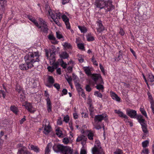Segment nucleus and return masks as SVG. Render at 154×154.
Returning <instances> with one entry per match:
<instances>
[{"label":"nucleus","instance_id":"9b49d317","mask_svg":"<svg viewBox=\"0 0 154 154\" xmlns=\"http://www.w3.org/2000/svg\"><path fill=\"white\" fill-rule=\"evenodd\" d=\"M34 67V65L30 64H28L26 62L24 64H22L20 65L19 67L22 70H26L29 69Z\"/></svg>","mask_w":154,"mask_h":154},{"label":"nucleus","instance_id":"e433bc0d","mask_svg":"<svg viewBox=\"0 0 154 154\" xmlns=\"http://www.w3.org/2000/svg\"><path fill=\"white\" fill-rule=\"evenodd\" d=\"M148 95L149 100L151 104V106H154V101L152 95L149 94H148Z\"/></svg>","mask_w":154,"mask_h":154},{"label":"nucleus","instance_id":"b1692460","mask_svg":"<svg viewBox=\"0 0 154 154\" xmlns=\"http://www.w3.org/2000/svg\"><path fill=\"white\" fill-rule=\"evenodd\" d=\"M60 57L62 59H65L68 58L69 57V54L66 52H63L59 55Z\"/></svg>","mask_w":154,"mask_h":154},{"label":"nucleus","instance_id":"dca6fc26","mask_svg":"<svg viewBox=\"0 0 154 154\" xmlns=\"http://www.w3.org/2000/svg\"><path fill=\"white\" fill-rule=\"evenodd\" d=\"M47 106L48 112H49L52 111V104L50 98H47Z\"/></svg>","mask_w":154,"mask_h":154},{"label":"nucleus","instance_id":"c85d7f7f","mask_svg":"<svg viewBox=\"0 0 154 154\" xmlns=\"http://www.w3.org/2000/svg\"><path fill=\"white\" fill-rule=\"evenodd\" d=\"M83 69L85 71V73L88 76L91 75V74L90 68L89 67H83Z\"/></svg>","mask_w":154,"mask_h":154},{"label":"nucleus","instance_id":"393cba45","mask_svg":"<svg viewBox=\"0 0 154 154\" xmlns=\"http://www.w3.org/2000/svg\"><path fill=\"white\" fill-rule=\"evenodd\" d=\"M56 51H53L52 52H51L50 60V62H54L55 61V54Z\"/></svg>","mask_w":154,"mask_h":154},{"label":"nucleus","instance_id":"aec40b11","mask_svg":"<svg viewBox=\"0 0 154 154\" xmlns=\"http://www.w3.org/2000/svg\"><path fill=\"white\" fill-rule=\"evenodd\" d=\"M114 111L115 113L118 114L119 116L125 119L128 118V117L125 114H124L120 110H118L116 109Z\"/></svg>","mask_w":154,"mask_h":154},{"label":"nucleus","instance_id":"5701e85b","mask_svg":"<svg viewBox=\"0 0 154 154\" xmlns=\"http://www.w3.org/2000/svg\"><path fill=\"white\" fill-rule=\"evenodd\" d=\"M72 76L74 78L73 81L75 87L80 85L79 83V80L77 76L75 75L74 73L72 74Z\"/></svg>","mask_w":154,"mask_h":154},{"label":"nucleus","instance_id":"a878e982","mask_svg":"<svg viewBox=\"0 0 154 154\" xmlns=\"http://www.w3.org/2000/svg\"><path fill=\"white\" fill-rule=\"evenodd\" d=\"M52 143H48L45 149V154H48L50 152V149L52 147Z\"/></svg>","mask_w":154,"mask_h":154},{"label":"nucleus","instance_id":"69168bd1","mask_svg":"<svg viewBox=\"0 0 154 154\" xmlns=\"http://www.w3.org/2000/svg\"><path fill=\"white\" fill-rule=\"evenodd\" d=\"M62 95H66L67 94V91L66 89H64L62 91Z\"/></svg>","mask_w":154,"mask_h":154},{"label":"nucleus","instance_id":"338daca9","mask_svg":"<svg viewBox=\"0 0 154 154\" xmlns=\"http://www.w3.org/2000/svg\"><path fill=\"white\" fill-rule=\"evenodd\" d=\"M45 96L47 97V98H49V95L48 93V92L47 91H45Z\"/></svg>","mask_w":154,"mask_h":154},{"label":"nucleus","instance_id":"bb28decb","mask_svg":"<svg viewBox=\"0 0 154 154\" xmlns=\"http://www.w3.org/2000/svg\"><path fill=\"white\" fill-rule=\"evenodd\" d=\"M111 96L113 99L117 101H120V98L115 93L112 92L111 95Z\"/></svg>","mask_w":154,"mask_h":154},{"label":"nucleus","instance_id":"680f3d73","mask_svg":"<svg viewBox=\"0 0 154 154\" xmlns=\"http://www.w3.org/2000/svg\"><path fill=\"white\" fill-rule=\"evenodd\" d=\"M59 65V63L58 62H56L55 63H53V67L55 68V69H56L57 68Z\"/></svg>","mask_w":154,"mask_h":154},{"label":"nucleus","instance_id":"0eeeda50","mask_svg":"<svg viewBox=\"0 0 154 154\" xmlns=\"http://www.w3.org/2000/svg\"><path fill=\"white\" fill-rule=\"evenodd\" d=\"M107 116V114L105 113L96 115L94 117V122L95 123L101 122L103 120L105 119V118Z\"/></svg>","mask_w":154,"mask_h":154},{"label":"nucleus","instance_id":"bf43d9fd","mask_svg":"<svg viewBox=\"0 0 154 154\" xmlns=\"http://www.w3.org/2000/svg\"><path fill=\"white\" fill-rule=\"evenodd\" d=\"M54 87L57 89L58 91H59L60 88V85L58 83H55L54 85Z\"/></svg>","mask_w":154,"mask_h":154},{"label":"nucleus","instance_id":"c03bdc74","mask_svg":"<svg viewBox=\"0 0 154 154\" xmlns=\"http://www.w3.org/2000/svg\"><path fill=\"white\" fill-rule=\"evenodd\" d=\"M78 48L80 49L83 50L84 48V46L83 44L79 43L77 44Z\"/></svg>","mask_w":154,"mask_h":154},{"label":"nucleus","instance_id":"052dcab7","mask_svg":"<svg viewBox=\"0 0 154 154\" xmlns=\"http://www.w3.org/2000/svg\"><path fill=\"white\" fill-rule=\"evenodd\" d=\"M142 152L144 154H149V149H144L142 150Z\"/></svg>","mask_w":154,"mask_h":154},{"label":"nucleus","instance_id":"f3484780","mask_svg":"<svg viewBox=\"0 0 154 154\" xmlns=\"http://www.w3.org/2000/svg\"><path fill=\"white\" fill-rule=\"evenodd\" d=\"M122 51L120 50L119 51V53L116 54V56L115 57V61H119L122 58Z\"/></svg>","mask_w":154,"mask_h":154},{"label":"nucleus","instance_id":"c756f323","mask_svg":"<svg viewBox=\"0 0 154 154\" xmlns=\"http://www.w3.org/2000/svg\"><path fill=\"white\" fill-rule=\"evenodd\" d=\"M142 131L144 134V136L146 137L148 135V131L147 130L146 125L142 126Z\"/></svg>","mask_w":154,"mask_h":154},{"label":"nucleus","instance_id":"f257e3e1","mask_svg":"<svg viewBox=\"0 0 154 154\" xmlns=\"http://www.w3.org/2000/svg\"><path fill=\"white\" fill-rule=\"evenodd\" d=\"M112 2L111 0H96L94 4L96 7L100 9L104 8V12L106 14L115 8V6L112 5Z\"/></svg>","mask_w":154,"mask_h":154},{"label":"nucleus","instance_id":"72a5a7b5","mask_svg":"<svg viewBox=\"0 0 154 154\" xmlns=\"http://www.w3.org/2000/svg\"><path fill=\"white\" fill-rule=\"evenodd\" d=\"M63 45L66 49H72V46L69 43L65 42L63 43Z\"/></svg>","mask_w":154,"mask_h":154},{"label":"nucleus","instance_id":"39448f33","mask_svg":"<svg viewBox=\"0 0 154 154\" xmlns=\"http://www.w3.org/2000/svg\"><path fill=\"white\" fill-rule=\"evenodd\" d=\"M91 76L92 79L95 82L96 84H97L98 81L100 84L104 83L102 78L100 74H93Z\"/></svg>","mask_w":154,"mask_h":154},{"label":"nucleus","instance_id":"de8ad7c7","mask_svg":"<svg viewBox=\"0 0 154 154\" xmlns=\"http://www.w3.org/2000/svg\"><path fill=\"white\" fill-rule=\"evenodd\" d=\"M25 108L26 109H28L31 108H32V104L29 103H27L25 105Z\"/></svg>","mask_w":154,"mask_h":154},{"label":"nucleus","instance_id":"09e8293b","mask_svg":"<svg viewBox=\"0 0 154 154\" xmlns=\"http://www.w3.org/2000/svg\"><path fill=\"white\" fill-rule=\"evenodd\" d=\"M61 62H62V63L61 64V66L64 69H65L66 68L67 64L64 62L63 60H61Z\"/></svg>","mask_w":154,"mask_h":154},{"label":"nucleus","instance_id":"e2e57ef3","mask_svg":"<svg viewBox=\"0 0 154 154\" xmlns=\"http://www.w3.org/2000/svg\"><path fill=\"white\" fill-rule=\"evenodd\" d=\"M119 33L121 35H123L125 34L124 31L122 28H120V29Z\"/></svg>","mask_w":154,"mask_h":154},{"label":"nucleus","instance_id":"7c9ffc66","mask_svg":"<svg viewBox=\"0 0 154 154\" xmlns=\"http://www.w3.org/2000/svg\"><path fill=\"white\" fill-rule=\"evenodd\" d=\"M87 138L85 137L83 135H82L80 137H78L76 139V141L78 142H79L80 141H85V142Z\"/></svg>","mask_w":154,"mask_h":154},{"label":"nucleus","instance_id":"9d476101","mask_svg":"<svg viewBox=\"0 0 154 154\" xmlns=\"http://www.w3.org/2000/svg\"><path fill=\"white\" fill-rule=\"evenodd\" d=\"M47 80L48 83L45 85L49 88H51L54 82V79L52 76L48 75V76Z\"/></svg>","mask_w":154,"mask_h":154},{"label":"nucleus","instance_id":"0e129e2a","mask_svg":"<svg viewBox=\"0 0 154 154\" xmlns=\"http://www.w3.org/2000/svg\"><path fill=\"white\" fill-rule=\"evenodd\" d=\"M26 120V116H23V118L21 119L20 120V123L21 124H23Z\"/></svg>","mask_w":154,"mask_h":154},{"label":"nucleus","instance_id":"a19ab883","mask_svg":"<svg viewBox=\"0 0 154 154\" xmlns=\"http://www.w3.org/2000/svg\"><path fill=\"white\" fill-rule=\"evenodd\" d=\"M56 134L59 137H60L63 135L62 131L59 129L56 130Z\"/></svg>","mask_w":154,"mask_h":154},{"label":"nucleus","instance_id":"a211bd4d","mask_svg":"<svg viewBox=\"0 0 154 154\" xmlns=\"http://www.w3.org/2000/svg\"><path fill=\"white\" fill-rule=\"evenodd\" d=\"M48 14L53 20L55 19H57V14L54 12H53L51 9H48Z\"/></svg>","mask_w":154,"mask_h":154},{"label":"nucleus","instance_id":"37998d69","mask_svg":"<svg viewBox=\"0 0 154 154\" xmlns=\"http://www.w3.org/2000/svg\"><path fill=\"white\" fill-rule=\"evenodd\" d=\"M16 90L18 93H20L22 91V88L20 85H17L16 87Z\"/></svg>","mask_w":154,"mask_h":154},{"label":"nucleus","instance_id":"4d7b16f0","mask_svg":"<svg viewBox=\"0 0 154 154\" xmlns=\"http://www.w3.org/2000/svg\"><path fill=\"white\" fill-rule=\"evenodd\" d=\"M85 89L86 91L88 92H90L91 90V88L89 85H86Z\"/></svg>","mask_w":154,"mask_h":154},{"label":"nucleus","instance_id":"603ef678","mask_svg":"<svg viewBox=\"0 0 154 154\" xmlns=\"http://www.w3.org/2000/svg\"><path fill=\"white\" fill-rule=\"evenodd\" d=\"M69 141V139L66 137L64 138L63 139V142L65 144H67Z\"/></svg>","mask_w":154,"mask_h":154},{"label":"nucleus","instance_id":"6ab92c4d","mask_svg":"<svg viewBox=\"0 0 154 154\" xmlns=\"http://www.w3.org/2000/svg\"><path fill=\"white\" fill-rule=\"evenodd\" d=\"M29 149L36 153H38L39 152V148L37 146L33 145H29Z\"/></svg>","mask_w":154,"mask_h":154},{"label":"nucleus","instance_id":"3c124183","mask_svg":"<svg viewBox=\"0 0 154 154\" xmlns=\"http://www.w3.org/2000/svg\"><path fill=\"white\" fill-rule=\"evenodd\" d=\"M115 154H122V152L121 150L118 149L114 152Z\"/></svg>","mask_w":154,"mask_h":154},{"label":"nucleus","instance_id":"58836bf2","mask_svg":"<svg viewBox=\"0 0 154 154\" xmlns=\"http://www.w3.org/2000/svg\"><path fill=\"white\" fill-rule=\"evenodd\" d=\"M7 0H0V4L2 7H5L7 5Z\"/></svg>","mask_w":154,"mask_h":154},{"label":"nucleus","instance_id":"a18cd8bd","mask_svg":"<svg viewBox=\"0 0 154 154\" xmlns=\"http://www.w3.org/2000/svg\"><path fill=\"white\" fill-rule=\"evenodd\" d=\"M68 78L66 77V79L69 85H71V82L72 80V77L71 76H69L67 75Z\"/></svg>","mask_w":154,"mask_h":154},{"label":"nucleus","instance_id":"f8f14e48","mask_svg":"<svg viewBox=\"0 0 154 154\" xmlns=\"http://www.w3.org/2000/svg\"><path fill=\"white\" fill-rule=\"evenodd\" d=\"M63 151L61 153L63 154H72L73 150L68 146H64Z\"/></svg>","mask_w":154,"mask_h":154},{"label":"nucleus","instance_id":"7ed1b4c3","mask_svg":"<svg viewBox=\"0 0 154 154\" xmlns=\"http://www.w3.org/2000/svg\"><path fill=\"white\" fill-rule=\"evenodd\" d=\"M92 152H99L100 154H105L103 149L100 145V143L99 140L95 141L94 145L91 150Z\"/></svg>","mask_w":154,"mask_h":154},{"label":"nucleus","instance_id":"4468645a","mask_svg":"<svg viewBox=\"0 0 154 154\" xmlns=\"http://www.w3.org/2000/svg\"><path fill=\"white\" fill-rule=\"evenodd\" d=\"M61 17L64 21L67 29H70V26L69 22V19L68 17L65 15H63L61 16Z\"/></svg>","mask_w":154,"mask_h":154},{"label":"nucleus","instance_id":"79ce46f5","mask_svg":"<svg viewBox=\"0 0 154 154\" xmlns=\"http://www.w3.org/2000/svg\"><path fill=\"white\" fill-rule=\"evenodd\" d=\"M94 94L95 95L97 96V97L100 98H102L103 97L102 94L101 93L99 92L98 91H95Z\"/></svg>","mask_w":154,"mask_h":154},{"label":"nucleus","instance_id":"6e6d98bb","mask_svg":"<svg viewBox=\"0 0 154 154\" xmlns=\"http://www.w3.org/2000/svg\"><path fill=\"white\" fill-rule=\"evenodd\" d=\"M69 119V117L67 115L64 117L63 121L66 123H67L68 122Z\"/></svg>","mask_w":154,"mask_h":154},{"label":"nucleus","instance_id":"423d86ee","mask_svg":"<svg viewBox=\"0 0 154 154\" xmlns=\"http://www.w3.org/2000/svg\"><path fill=\"white\" fill-rule=\"evenodd\" d=\"M49 123L47 120H44L43 122V126H45L43 133L47 134L51 131V127L49 125Z\"/></svg>","mask_w":154,"mask_h":154},{"label":"nucleus","instance_id":"20e7f679","mask_svg":"<svg viewBox=\"0 0 154 154\" xmlns=\"http://www.w3.org/2000/svg\"><path fill=\"white\" fill-rule=\"evenodd\" d=\"M39 20V26L38 28L40 29V31L43 33L46 34L48 32V30L47 22L42 18H40Z\"/></svg>","mask_w":154,"mask_h":154},{"label":"nucleus","instance_id":"4c0bfd02","mask_svg":"<svg viewBox=\"0 0 154 154\" xmlns=\"http://www.w3.org/2000/svg\"><path fill=\"white\" fill-rule=\"evenodd\" d=\"M149 141L147 140L143 142L142 143L143 147L145 148L148 146L149 145Z\"/></svg>","mask_w":154,"mask_h":154},{"label":"nucleus","instance_id":"f704fd0d","mask_svg":"<svg viewBox=\"0 0 154 154\" xmlns=\"http://www.w3.org/2000/svg\"><path fill=\"white\" fill-rule=\"evenodd\" d=\"M78 27L82 32L84 33L87 32V29L85 26H79Z\"/></svg>","mask_w":154,"mask_h":154},{"label":"nucleus","instance_id":"864d4df0","mask_svg":"<svg viewBox=\"0 0 154 154\" xmlns=\"http://www.w3.org/2000/svg\"><path fill=\"white\" fill-rule=\"evenodd\" d=\"M47 69L48 71L51 72H52L54 71L55 69L54 67H51L50 66H48V67Z\"/></svg>","mask_w":154,"mask_h":154},{"label":"nucleus","instance_id":"49530a36","mask_svg":"<svg viewBox=\"0 0 154 154\" xmlns=\"http://www.w3.org/2000/svg\"><path fill=\"white\" fill-rule=\"evenodd\" d=\"M57 37L58 38H63V36L61 32H56Z\"/></svg>","mask_w":154,"mask_h":154},{"label":"nucleus","instance_id":"1a4fd4ad","mask_svg":"<svg viewBox=\"0 0 154 154\" xmlns=\"http://www.w3.org/2000/svg\"><path fill=\"white\" fill-rule=\"evenodd\" d=\"M127 114L131 118H136L137 116V111L134 109H129L126 110Z\"/></svg>","mask_w":154,"mask_h":154},{"label":"nucleus","instance_id":"4be33fe9","mask_svg":"<svg viewBox=\"0 0 154 154\" xmlns=\"http://www.w3.org/2000/svg\"><path fill=\"white\" fill-rule=\"evenodd\" d=\"M10 109L16 115H17L19 112L17 107L14 105H11L10 107Z\"/></svg>","mask_w":154,"mask_h":154},{"label":"nucleus","instance_id":"6e6552de","mask_svg":"<svg viewBox=\"0 0 154 154\" xmlns=\"http://www.w3.org/2000/svg\"><path fill=\"white\" fill-rule=\"evenodd\" d=\"M64 145L59 144H55L53 146L54 151L56 153H62L63 151Z\"/></svg>","mask_w":154,"mask_h":154},{"label":"nucleus","instance_id":"c9c22d12","mask_svg":"<svg viewBox=\"0 0 154 154\" xmlns=\"http://www.w3.org/2000/svg\"><path fill=\"white\" fill-rule=\"evenodd\" d=\"M98 84L97 83V85L96 86L97 89L99 90H101L102 91V92H103V91L104 89V86L103 85H101V84Z\"/></svg>","mask_w":154,"mask_h":154},{"label":"nucleus","instance_id":"13d9d810","mask_svg":"<svg viewBox=\"0 0 154 154\" xmlns=\"http://www.w3.org/2000/svg\"><path fill=\"white\" fill-rule=\"evenodd\" d=\"M27 110L30 113H34L35 111V110L34 108H33L32 106V108H30V109H29Z\"/></svg>","mask_w":154,"mask_h":154},{"label":"nucleus","instance_id":"2eb2a0df","mask_svg":"<svg viewBox=\"0 0 154 154\" xmlns=\"http://www.w3.org/2000/svg\"><path fill=\"white\" fill-rule=\"evenodd\" d=\"M143 116L141 115H138L137 117V120L140 123L141 126L146 125L145 120L143 118Z\"/></svg>","mask_w":154,"mask_h":154},{"label":"nucleus","instance_id":"cd10ccee","mask_svg":"<svg viewBox=\"0 0 154 154\" xmlns=\"http://www.w3.org/2000/svg\"><path fill=\"white\" fill-rule=\"evenodd\" d=\"M148 76V80L152 83L154 82V75L152 74L151 73H149L147 75Z\"/></svg>","mask_w":154,"mask_h":154},{"label":"nucleus","instance_id":"f03ea898","mask_svg":"<svg viewBox=\"0 0 154 154\" xmlns=\"http://www.w3.org/2000/svg\"><path fill=\"white\" fill-rule=\"evenodd\" d=\"M25 62L28 64L33 65L35 62H38L40 61L38 52H29L24 57Z\"/></svg>","mask_w":154,"mask_h":154},{"label":"nucleus","instance_id":"2f4dec72","mask_svg":"<svg viewBox=\"0 0 154 154\" xmlns=\"http://www.w3.org/2000/svg\"><path fill=\"white\" fill-rule=\"evenodd\" d=\"M87 134L88 138L90 140H93L94 136V133L91 131H88L87 132Z\"/></svg>","mask_w":154,"mask_h":154},{"label":"nucleus","instance_id":"ddd939ff","mask_svg":"<svg viewBox=\"0 0 154 154\" xmlns=\"http://www.w3.org/2000/svg\"><path fill=\"white\" fill-rule=\"evenodd\" d=\"M97 27L96 29L97 31L99 32H100L104 29V26L102 24V22L100 20H98L96 22Z\"/></svg>","mask_w":154,"mask_h":154},{"label":"nucleus","instance_id":"473e14b6","mask_svg":"<svg viewBox=\"0 0 154 154\" xmlns=\"http://www.w3.org/2000/svg\"><path fill=\"white\" fill-rule=\"evenodd\" d=\"M140 110L143 115L146 117L147 118V116L146 112L144 109L143 106H141V107L140 108Z\"/></svg>","mask_w":154,"mask_h":154},{"label":"nucleus","instance_id":"5fc2aeb1","mask_svg":"<svg viewBox=\"0 0 154 154\" xmlns=\"http://www.w3.org/2000/svg\"><path fill=\"white\" fill-rule=\"evenodd\" d=\"M86 37L87 38H94L93 36L91 33L87 34Z\"/></svg>","mask_w":154,"mask_h":154},{"label":"nucleus","instance_id":"774afa93","mask_svg":"<svg viewBox=\"0 0 154 154\" xmlns=\"http://www.w3.org/2000/svg\"><path fill=\"white\" fill-rule=\"evenodd\" d=\"M100 68L101 70V71L103 72L104 73V69L103 66L101 64H100Z\"/></svg>","mask_w":154,"mask_h":154},{"label":"nucleus","instance_id":"8fccbe9b","mask_svg":"<svg viewBox=\"0 0 154 154\" xmlns=\"http://www.w3.org/2000/svg\"><path fill=\"white\" fill-rule=\"evenodd\" d=\"M50 42L54 44H57L58 43V41L56 40V39H49Z\"/></svg>","mask_w":154,"mask_h":154},{"label":"nucleus","instance_id":"ea45409f","mask_svg":"<svg viewBox=\"0 0 154 154\" xmlns=\"http://www.w3.org/2000/svg\"><path fill=\"white\" fill-rule=\"evenodd\" d=\"M98 123L97 122L95 123L93 125L94 126V128L97 130H99L101 128V126L98 124Z\"/></svg>","mask_w":154,"mask_h":154},{"label":"nucleus","instance_id":"412c9836","mask_svg":"<svg viewBox=\"0 0 154 154\" xmlns=\"http://www.w3.org/2000/svg\"><path fill=\"white\" fill-rule=\"evenodd\" d=\"M27 150V149L26 147H22L18 149L17 154H25Z\"/></svg>","mask_w":154,"mask_h":154}]
</instances>
